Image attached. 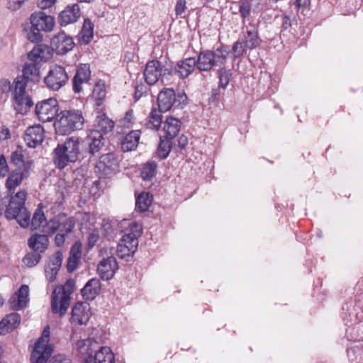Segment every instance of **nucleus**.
I'll list each match as a JSON object with an SVG mask.
<instances>
[{
    "label": "nucleus",
    "mask_w": 363,
    "mask_h": 363,
    "mask_svg": "<svg viewBox=\"0 0 363 363\" xmlns=\"http://www.w3.org/2000/svg\"><path fill=\"white\" fill-rule=\"evenodd\" d=\"M55 1L56 0H39L38 6L40 9L45 10L52 7L55 4Z\"/></svg>",
    "instance_id": "obj_61"
},
{
    "label": "nucleus",
    "mask_w": 363,
    "mask_h": 363,
    "mask_svg": "<svg viewBox=\"0 0 363 363\" xmlns=\"http://www.w3.org/2000/svg\"><path fill=\"white\" fill-rule=\"evenodd\" d=\"M50 326L47 325L36 342L30 356L31 363H46L52 352V345L49 344Z\"/></svg>",
    "instance_id": "obj_7"
},
{
    "label": "nucleus",
    "mask_w": 363,
    "mask_h": 363,
    "mask_svg": "<svg viewBox=\"0 0 363 363\" xmlns=\"http://www.w3.org/2000/svg\"><path fill=\"white\" fill-rule=\"evenodd\" d=\"M44 138V129L40 125L28 127L24 133V142L29 147L40 145Z\"/></svg>",
    "instance_id": "obj_20"
},
{
    "label": "nucleus",
    "mask_w": 363,
    "mask_h": 363,
    "mask_svg": "<svg viewBox=\"0 0 363 363\" xmlns=\"http://www.w3.org/2000/svg\"><path fill=\"white\" fill-rule=\"evenodd\" d=\"M291 22H292V20L289 16H287V15L283 16L281 17V26L282 30H286L289 28H290L291 26Z\"/></svg>",
    "instance_id": "obj_62"
},
{
    "label": "nucleus",
    "mask_w": 363,
    "mask_h": 363,
    "mask_svg": "<svg viewBox=\"0 0 363 363\" xmlns=\"http://www.w3.org/2000/svg\"><path fill=\"white\" fill-rule=\"evenodd\" d=\"M186 96L184 94H179L177 96L172 88H164L158 94V107L163 112L169 111L174 106L185 104Z\"/></svg>",
    "instance_id": "obj_9"
},
{
    "label": "nucleus",
    "mask_w": 363,
    "mask_h": 363,
    "mask_svg": "<svg viewBox=\"0 0 363 363\" xmlns=\"http://www.w3.org/2000/svg\"><path fill=\"white\" fill-rule=\"evenodd\" d=\"M40 74V67L38 63L31 62L24 64V89L28 81H38Z\"/></svg>",
    "instance_id": "obj_33"
},
{
    "label": "nucleus",
    "mask_w": 363,
    "mask_h": 363,
    "mask_svg": "<svg viewBox=\"0 0 363 363\" xmlns=\"http://www.w3.org/2000/svg\"><path fill=\"white\" fill-rule=\"evenodd\" d=\"M52 50L57 55H65L74 47L73 38L65 31L61 30L55 35L50 42Z\"/></svg>",
    "instance_id": "obj_15"
},
{
    "label": "nucleus",
    "mask_w": 363,
    "mask_h": 363,
    "mask_svg": "<svg viewBox=\"0 0 363 363\" xmlns=\"http://www.w3.org/2000/svg\"><path fill=\"white\" fill-rule=\"evenodd\" d=\"M97 342L91 339L81 340L77 342V349L83 356H87L94 363H115L114 354L109 347L96 349Z\"/></svg>",
    "instance_id": "obj_3"
},
{
    "label": "nucleus",
    "mask_w": 363,
    "mask_h": 363,
    "mask_svg": "<svg viewBox=\"0 0 363 363\" xmlns=\"http://www.w3.org/2000/svg\"><path fill=\"white\" fill-rule=\"evenodd\" d=\"M99 239V233L97 230H93L87 238V247L92 248Z\"/></svg>",
    "instance_id": "obj_56"
},
{
    "label": "nucleus",
    "mask_w": 363,
    "mask_h": 363,
    "mask_svg": "<svg viewBox=\"0 0 363 363\" xmlns=\"http://www.w3.org/2000/svg\"><path fill=\"white\" fill-rule=\"evenodd\" d=\"M195 69H198L197 59L188 57L177 62L176 67L173 69V74L184 79L189 76Z\"/></svg>",
    "instance_id": "obj_21"
},
{
    "label": "nucleus",
    "mask_w": 363,
    "mask_h": 363,
    "mask_svg": "<svg viewBox=\"0 0 363 363\" xmlns=\"http://www.w3.org/2000/svg\"><path fill=\"white\" fill-rule=\"evenodd\" d=\"M41 259V256L38 252H29L24 256V264L28 267H33L38 264Z\"/></svg>",
    "instance_id": "obj_50"
},
{
    "label": "nucleus",
    "mask_w": 363,
    "mask_h": 363,
    "mask_svg": "<svg viewBox=\"0 0 363 363\" xmlns=\"http://www.w3.org/2000/svg\"><path fill=\"white\" fill-rule=\"evenodd\" d=\"M171 139L164 138L160 136V143L157 147V155L160 159H165L168 157L171 151Z\"/></svg>",
    "instance_id": "obj_43"
},
{
    "label": "nucleus",
    "mask_w": 363,
    "mask_h": 363,
    "mask_svg": "<svg viewBox=\"0 0 363 363\" xmlns=\"http://www.w3.org/2000/svg\"><path fill=\"white\" fill-rule=\"evenodd\" d=\"M114 122L106 113H98L94 122L93 131L106 135L113 130Z\"/></svg>",
    "instance_id": "obj_23"
},
{
    "label": "nucleus",
    "mask_w": 363,
    "mask_h": 363,
    "mask_svg": "<svg viewBox=\"0 0 363 363\" xmlns=\"http://www.w3.org/2000/svg\"><path fill=\"white\" fill-rule=\"evenodd\" d=\"M29 23L43 33H50L55 26V19L44 11H35L29 17Z\"/></svg>",
    "instance_id": "obj_14"
},
{
    "label": "nucleus",
    "mask_w": 363,
    "mask_h": 363,
    "mask_svg": "<svg viewBox=\"0 0 363 363\" xmlns=\"http://www.w3.org/2000/svg\"><path fill=\"white\" fill-rule=\"evenodd\" d=\"M60 229L57 230V233H64L65 235L71 233L75 227V220L73 217H69L65 220H60Z\"/></svg>",
    "instance_id": "obj_47"
},
{
    "label": "nucleus",
    "mask_w": 363,
    "mask_h": 363,
    "mask_svg": "<svg viewBox=\"0 0 363 363\" xmlns=\"http://www.w3.org/2000/svg\"><path fill=\"white\" fill-rule=\"evenodd\" d=\"M8 304L9 308L13 311H18L23 308V285L11 295Z\"/></svg>",
    "instance_id": "obj_37"
},
{
    "label": "nucleus",
    "mask_w": 363,
    "mask_h": 363,
    "mask_svg": "<svg viewBox=\"0 0 363 363\" xmlns=\"http://www.w3.org/2000/svg\"><path fill=\"white\" fill-rule=\"evenodd\" d=\"M26 38L27 40L33 44L42 43L44 39L43 32L33 26L30 24V26L25 30Z\"/></svg>",
    "instance_id": "obj_36"
},
{
    "label": "nucleus",
    "mask_w": 363,
    "mask_h": 363,
    "mask_svg": "<svg viewBox=\"0 0 363 363\" xmlns=\"http://www.w3.org/2000/svg\"><path fill=\"white\" fill-rule=\"evenodd\" d=\"M0 92L9 94L11 92L12 105L17 113L23 111V75L17 76L13 84L5 78H0Z\"/></svg>",
    "instance_id": "obj_6"
},
{
    "label": "nucleus",
    "mask_w": 363,
    "mask_h": 363,
    "mask_svg": "<svg viewBox=\"0 0 363 363\" xmlns=\"http://www.w3.org/2000/svg\"><path fill=\"white\" fill-rule=\"evenodd\" d=\"M129 231L125 233L120 240L119 244H125V246H130L128 244L135 241V250L138 248V238L142 234V225L138 222L133 221L129 223Z\"/></svg>",
    "instance_id": "obj_25"
},
{
    "label": "nucleus",
    "mask_w": 363,
    "mask_h": 363,
    "mask_svg": "<svg viewBox=\"0 0 363 363\" xmlns=\"http://www.w3.org/2000/svg\"><path fill=\"white\" fill-rule=\"evenodd\" d=\"M181 124L179 119L173 116H167L163 125L164 138L172 139L176 137L180 130Z\"/></svg>",
    "instance_id": "obj_27"
},
{
    "label": "nucleus",
    "mask_w": 363,
    "mask_h": 363,
    "mask_svg": "<svg viewBox=\"0 0 363 363\" xmlns=\"http://www.w3.org/2000/svg\"><path fill=\"white\" fill-rule=\"evenodd\" d=\"M82 139L72 136L67 138L63 143L58 144L53 150V162L60 169L69 163L75 162L81 154Z\"/></svg>",
    "instance_id": "obj_2"
},
{
    "label": "nucleus",
    "mask_w": 363,
    "mask_h": 363,
    "mask_svg": "<svg viewBox=\"0 0 363 363\" xmlns=\"http://www.w3.org/2000/svg\"><path fill=\"white\" fill-rule=\"evenodd\" d=\"M45 222H46V218H45L43 211L41 208H38L35 210V211L33 216L32 220H31L30 225H31L32 229L38 230L40 227L43 228V225H44L43 223H45Z\"/></svg>",
    "instance_id": "obj_44"
},
{
    "label": "nucleus",
    "mask_w": 363,
    "mask_h": 363,
    "mask_svg": "<svg viewBox=\"0 0 363 363\" xmlns=\"http://www.w3.org/2000/svg\"><path fill=\"white\" fill-rule=\"evenodd\" d=\"M23 209V191H20L11 196L9 203L5 210V217L8 220L16 219L20 226L23 227V218L21 211Z\"/></svg>",
    "instance_id": "obj_13"
},
{
    "label": "nucleus",
    "mask_w": 363,
    "mask_h": 363,
    "mask_svg": "<svg viewBox=\"0 0 363 363\" xmlns=\"http://www.w3.org/2000/svg\"><path fill=\"white\" fill-rule=\"evenodd\" d=\"M186 0H178L175 5V14L177 16H181L186 9Z\"/></svg>",
    "instance_id": "obj_57"
},
{
    "label": "nucleus",
    "mask_w": 363,
    "mask_h": 363,
    "mask_svg": "<svg viewBox=\"0 0 363 363\" xmlns=\"http://www.w3.org/2000/svg\"><path fill=\"white\" fill-rule=\"evenodd\" d=\"M135 241H132L130 246H125V244H118L116 253L118 257L121 259H128L130 257H133L135 252Z\"/></svg>",
    "instance_id": "obj_41"
},
{
    "label": "nucleus",
    "mask_w": 363,
    "mask_h": 363,
    "mask_svg": "<svg viewBox=\"0 0 363 363\" xmlns=\"http://www.w3.org/2000/svg\"><path fill=\"white\" fill-rule=\"evenodd\" d=\"M157 164L154 161L147 162L144 164L140 176L144 181H151L157 174Z\"/></svg>",
    "instance_id": "obj_38"
},
{
    "label": "nucleus",
    "mask_w": 363,
    "mask_h": 363,
    "mask_svg": "<svg viewBox=\"0 0 363 363\" xmlns=\"http://www.w3.org/2000/svg\"><path fill=\"white\" fill-rule=\"evenodd\" d=\"M101 290V282L97 278H93L88 281L82 289L81 294L84 298L87 301L94 300L99 294Z\"/></svg>",
    "instance_id": "obj_26"
},
{
    "label": "nucleus",
    "mask_w": 363,
    "mask_h": 363,
    "mask_svg": "<svg viewBox=\"0 0 363 363\" xmlns=\"http://www.w3.org/2000/svg\"><path fill=\"white\" fill-rule=\"evenodd\" d=\"M84 123V119L81 111L65 110L57 116L54 126L58 135H65L82 129Z\"/></svg>",
    "instance_id": "obj_4"
},
{
    "label": "nucleus",
    "mask_w": 363,
    "mask_h": 363,
    "mask_svg": "<svg viewBox=\"0 0 363 363\" xmlns=\"http://www.w3.org/2000/svg\"><path fill=\"white\" fill-rule=\"evenodd\" d=\"M91 79V70L89 64H80L76 69L72 79V89L74 94H80L83 86L89 84Z\"/></svg>",
    "instance_id": "obj_16"
},
{
    "label": "nucleus",
    "mask_w": 363,
    "mask_h": 363,
    "mask_svg": "<svg viewBox=\"0 0 363 363\" xmlns=\"http://www.w3.org/2000/svg\"><path fill=\"white\" fill-rule=\"evenodd\" d=\"M69 79L65 69L60 65H54L50 67L44 82L47 87L53 91H58L65 86Z\"/></svg>",
    "instance_id": "obj_11"
},
{
    "label": "nucleus",
    "mask_w": 363,
    "mask_h": 363,
    "mask_svg": "<svg viewBox=\"0 0 363 363\" xmlns=\"http://www.w3.org/2000/svg\"><path fill=\"white\" fill-rule=\"evenodd\" d=\"M251 4L247 0H242L240 1L239 12L241 17L245 20L248 18L250 15Z\"/></svg>",
    "instance_id": "obj_52"
},
{
    "label": "nucleus",
    "mask_w": 363,
    "mask_h": 363,
    "mask_svg": "<svg viewBox=\"0 0 363 363\" xmlns=\"http://www.w3.org/2000/svg\"><path fill=\"white\" fill-rule=\"evenodd\" d=\"M63 255L60 251H57L50 258L48 264L53 265L56 267L60 268L62 262Z\"/></svg>",
    "instance_id": "obj_55"
},
{
    "label": "nucleus",
    "mask_w": 363,
    "mask_h": 363,
    "mask_svg": "<svg viewBox=\"0 0 363 363\" xmlns=\"http://www.w3.org/2000/svg\"><path fill=\"white\" fill-rule=\"evenodd\" d=\"M35 113L39 121L43 123L52 121L56 119L59 111L58 101L55 98L45 99L38 104L35 107Z\"/></svg>",
    "instance_id": "obj_10"
},
{
    "label": "nucleus",
    "mask_w": 363,
    "mask_h": 363,
    "mask_svg": "<svg viewBox=\"0 0 363 363\" xmlns=\"http://www.w3.org/2000/svg\"><path fill=\"white\" fill-rule=\"evenodd\" d=\"M79 41L82 44H88L94 37V24L89 18H85L79 34Z\"/></svg>",
    "instance_id": "obj_34"
},
{
    "label": "nucleus",
    "mask_w": 363,
    "mask_h": 363,
    "mask_svg": "<svg viewBox=\"0 0 363 363\" xmlns=\"http://www.w3.org/2000/svg\"><path fill=\"white\" fill-rule=\"evenodd\" d=\"M79 220L82 225H92L95 222V217L90 213H82Z\"/></svg>",
    "instance_id": "obj_53"
},
{
    "label": "nucleus",
    "mask_w": 363,
    "mask_h": 363,
    "mask_svg": "<svg viewBox=\"0 0 363 363\" xmlns=\"http://www.w3.org/2000/svg\"><path fill=\"white\" fill-rule=\"evenodd\" d=\"M248 48L245 47V44L243 41L237 40L233 43L232 46V51L233 53V58H239L246 53Z\"/></svg>",
    "instance_id": "obj_49"
},
{
    "label": "nucleus",
    "mask_w": 363,
    "mask_h": 363,
    "mask_svg": "<svg viewBox=\"0 0 363 363\" xmlns=\"http://www.w3.org/2000/svg\"><path fill=\"white\" fill-rule=\"evenodd\" d=\"M230 52L229 47L221 44L213 50H202L197 55L198 70L209 72L225 65Z\"/></svg>",
    "instance_id": "obj_1"
},
{
    "label": "nucleus",
    "mask_w": 363,
    "mask_h": 363,
    "mask_svg": "<svg viewBox=\"0 0 363 363\" xmlns=\"http://www.w3.org/2000/svg\"><path fill=\"white\" fill-rule=\"evenodd\" d=\"M21 323V315L16 312L6 315L0 321V335L12 332Z\"/></svg>",
    "instance_id": "obj_24"
},
{
    "label": "nucleus",
    "mask_w": 363,
    "mask_h": 363,
    "mask_svg": "<svg viewBox=\"0 0 363 363\" xmlns=\"http://www.w3.org/2000/svg\"><path fill=\"white\" fill-rule=\"evenodd\" d=\"M28 244L30 248L33 250L35 252H43L48 248L49 240L45 234H35L28 239Z\"/></svg>",
    "instance_id": "obj_30"
},
{
    "label": "nucleus",
    "mask_w": 363,
    "mask_h": 363,
    "mask_svg": "<svg viewBox=\"0 0 363 363\" xmlns=\"http://www.w3.org/2000/svg\"><path fill=\"white\" fill-rule=\"evenodd\" d=\"M104 135L99 132L91 130L86 137V143L89 145V152L94 154L99 152L104 145Z\"/></svg>",
    "instance_id": "obj_28"
},
{
    "label": "nucleus",
    "mask_w": 363,
    "mask_h": 363,
    "mask_svg": "<svg viewBox=\"0 0 363 363\" xmlns=\"http://www.w3.org/2000/svg\"><path fill=\"white\" fill-rule=\"evenodd\" d=\"M160 108L153 107L147 118L146 126L147 128L158 130L161 126L162 116Z\"/></svg>",
    "instance_id": "obj_32"
},
{
    "label": "nucleus",
    "mask_w": 363,
    "mask_h": 363,
    "mask_svg": "<svg viewBox=\"0 0 363 363\" xmlns=\"http://www.w3.org/2000/svg\"><path fill=\"white\" fill-rule=\"evenodd\" d=\"M173 69L163 66L162 63L156 60H152L147 62L144 70V77L147 84L153 85L156 84L160 79L164 77L172 76Z\"/></svg>",
    "instance_id": "obj_8"
},
{
    "label": "nucleus",
    "mask_w": 363,
    "mask_h": 363,
    "mask_svg": "<svg viewBox=\"0 0 363 363\" xmlns=\"http://www.w3.org/2000/svg\"><path fill=\"white\" fill-rule=\"evenodd\" d=\"M140 138L139 130H131L123 139L121 149L124 152L131 151L138 147Z\"/></svg>",
    "instance_id": "obj_29"
},
{
    "label": "nucleus",
    "mask_w": 363,
    "mask_h": 363,
    "mask_svg": "<svg viewBox=\"0 0 363 363\" xmlns=\"http://www.w3.org/2000/svg\"><path fill=\"white\" fill-rule=\"evenodd\" d=\"M23 5V0H9L7 3V9L16 11L21 9Z\"/></svg>",
    "instance_id": "obj_59"
},
{
    "label": "nucleus",
    "mask_w": 363,
    "mask_h": 363,
    "mask_svg": "<svg viewBox=\"0 0 363 363\" xmlns=\"http://www.w3.org/2000/svg\"><path fill=\"white\" fill-rule=\"evenodd\" d=\"M152 203V196L150 193H141L136 199L135 209L140 212L146 211Z\"/></svg>",
    "instance_id": "obj_39"
},
{
    "label": "nucleus",
    "mask_w": 363,
    "mask_h": 363,
    "mask_svg": "<svg viewBox=\"0 0 363 363\" xmlns=\"http://www.w3.org/2000/svg\"><path fill=\"white\" fill-rule=\"evenodd\" d=\"M81 17L80 6L77 3L67 5L57 16L58 23L65 27L78 21Z\"/></svg>",
    "instance_id": "obj_17"
},
{
    "label": "nucleus",
    "mask_w": 363,
    "mask_h": 363,
    "mask_svg": "<svg viewBox=\"0 0 363 363\" xmlns=\"http://www.w3.org/2000/svg\"><path fill=\"white\" fill-rule=\"evenodd\" d=\"M11 163L16 166L18 171H23V149L18 146L17 150L14 151L11 156Z\"/></svg>",
    "instance_id": "obj_48"
},
{
    "label": "nucleus",
    "mask_w": 363,
    "mask_h": 363,
    "mask_svg": "<svg viewBox=\"0 0 363 363\" xmlns=\"http://www.w3.org/2000/svg\"><path fill=\"white\" fill-rule=\"evenodd\" d=\"M59 269L60 268L58 267L51 264H48L45 267V276L47 279L50 282L55 281Z\"/></svg>",
    "instance_id": "obj_54"
},
{
    "label": "nucleus",
    "mask_w": 363,
    "mask_h": 363,
    "mask_svg": "<svg viewBox=\"0 0 363 363\" xmlns=\"http://www.w3.org/2000/svg\"><path fill=\"white\" fill-rule=\"evenodd\" d=\"M218 74L219 78V86L223 89H225L231 79L232 72L229 69H226L225 66L218 69Z\"/></svg>",
    "instance_id": "obj_46"
},
{
    "label": "nucleus",
    "mask_w": 363,
    "mask_h": 363,
    "mask_svg": "<svg viewBox=\"0 0 363 363\" xmlns=\"http://www.w3.org/2000/svg\"><path fill=\"white\" fill-rule=\"evenodd\" d=\"M23 181V171H13L8 177L5 186L11 196L14 194L16 188Z\"/></svg>",
    "instance_id": "obj_35"
},
{
    "label": "nucleus",
    "mask_w": 363,
    "mask_h": 363,
    "mask_svg": "<svg viewBox=\"0 0 363 363\" xmlns=\"http://www.w3.org/2000/svg\"><path fill=\"white\" fill-rule=\"evenodd\" d=\"M67 235H65L64 233H57L55 238V244L57 247H62L65 242V238Z\"/></svg>",
    "instance_id": "obj_63"
},
{
    "label": "nucleus",
    "mask_w": 363,
    "mask_h": 363,
    "mask_svg": "<svg viewBox=\"0 0 363 363\" xmlns=\"http://www.w3.org/2000/svg\"><path fill=\"white\" fill-rule=\"evenodd\" d=\"M74 281L69 279L63 286H57L52 294L51 308L53 313H59L62 317L67 311L70 302V295L74 288Z\"/></svg>",
    "instance_id": "obj_5"
},
{
    "label": "nucleus",
    "mask_w": 363,
    "mask_h": 363,
    "mask_svg": "<svg viewBox=\"0 0 363 363\" xmlns=\"http://www.w3.org/2000/svg\"><path fill=\"white\" fill-rule=\"evenodd\" d=\"M118 268L116 259L110 256L99 263L97 272L102 279L107 281L113 278Z\"/></svg>",
    "instance_id": "obj_19"
},
{
    "label": "nucleus",
    "mask_w": 363,
    "mask_h": 363,
    "mask_svg": "<svg viewBox=\"0 0 363 363\" xmlns=\"http://www.w3.org/2000/svg\"><path fill=\"white\" fill-rule=\"evenodd\" d=\"M50 50V47L46 44L43 43V42L35 43L33 49L27 54L28 59L30 61L36 63L38 62L46 61L51 56Z\"/></svg>",
    "instance_id": "obj_22"
},
{
    "label": "nucleus",
    "mask_w": 363,
    "mask_h": 363,
    "mask_svg": "<svg viewBox=\"0 0 363 363\" xmlns=\"http://www.w3.org/2000/svg\"><path fill=\"white\" fill-rule=\"evenodd\" d=\"M9 172V166L4 155H0V177H4Z\"/></svg>",
    "instance_id": "obj_58"
},
{
    "label": "nucleus",
    "mask_w": 363,
    "mask_h": 363,
    "mask_svg": "<svg viewBox=\"0 0 363 363\" xmlns=\"http://www.w3.org/2000/svg\"><path fill=\"white\" fill-rule=\"evenodd\" d=\"M118 164V161L114 153L104 154L96 164L95 172L100 178L108 177L115 172Z\"/></svg>",
    "instance_id": "obj_12"
},
{
    "label": "nucleus",
    "mask_w": 363,
    "mask_h": 363,
    "mask_svg": "<svg viewBox=\"0 0 363 363\" xmlns=\"http://www.w3.org/2000/svg\"><path fill=\"white\" fill-rule=\"evenodd\" d=\"M222 94L220 87L218 86V88L212 89L209 99L211 101H218Z\"/></svg>",
    "instance_id": "obj_60"
},
{
    "label": "nucleus",
    "mask_w": 363,
    "mask_h": 363,
    "mask_svg": "<svg viewBox=\"0 0 363 363\" xmlns=\"http://www.w3.org/2000/svg\"><path fill=\"white\" fill-rule=\"evenodd\" d=\"M60 218L59 216L55 217L45 222L42 229V232L46 235H52L57 232L60 229Z\"/></svg>",
    "instance_id": "obj_40"
},
{
    "label": "nucleus",
    "mask_w": 363,
    "mask_h": 363,
    "mask_svg": "<svg viewBox=\"0 0 363 363\" xmlns=\"http://www.w3.org/2000/svg\"><path fill=\"white\" fill-rule=\"evenodd\" d=\"M48 363H69V359L63 354H57L53 356Z\"/></svg>",
    "instance_id": "obj_64"
},
{
    "label": "nucleus",
    "mask_w": 363,
    "mask_h": 363,
    "mask_svg": "<svg viewBox=\"0 0 363 363\" xmlns=\"http://www.w3.org/2000/svg\"><path fill=\"white\" fill-rule=\"evenodd\" d=\"M243 42L245 44V47L248 48L249 50L257 48L260 43L257 31L255 30H247Z\"/></svg>",
    "instance_id": "obj_42"
},
{
    "label": "nucleus",
    "mask_w": 363,
    "mask_h": 363,
    "mask_svg": "<svg viewBox=\"0 0 363 363\" xmlns=\"http://www.w3.org/2000/svg\"><path fill=\"white\" fill-rule=\"evenodd\" d=\"M135 122V117L133 116V111L129 110L125 113V116L119 121V124L121 127L129 128Z\"/></svg>",
    "instance_id": "obj_51"
},
{
    "label": "nucleus",
    "mask_w": 363,
    "mask_h": 363,
    "mask_svg": "<svg viewBox=\"0 0 363 363\" xmlns=\"http://www.w3.org/2000/svg\"><path fill=\"white\" fill-rule=\"evenodd\" d=\"M91 315L89 303L78 302L72 308L71 321L74 324L84 325L89 321Z\"/></svg>",
    "instance_id": "obj_18"
},
{
    "label": "nucleus",
    "mask_w": 363,
    "mask_h": 363,
    "mask_svg": "<svg viewBox=\"0 0 363 363\" xmlns=\"http://www.w3.org/2000/svg\"><path fill=\"white\" fill-rule=\"evenodd\" d=\"M106 94L105 84L102 80L98 81L93 89V97L98 101L97 105H101V101L105 98Z\"/></svg>",
    "instance_id": "obj_45"
},
{
    "label": "nucleus",
    "mask_w": 363,
    "mask_h": 363,
    "mask_svg": "<svg viewBox=\"0 0 363 363\" xmlns=\"http://www.w3.org/2000/svg\"><path fill=\"white\" fill-rule=\"evenodd\" d=\"M81 255V246L77 242H75L70 249L69 256L67 259V269L69 272H73L77 269Z\"/></svg>",
    "instance_id": "obj_31"
}]
</instances>
